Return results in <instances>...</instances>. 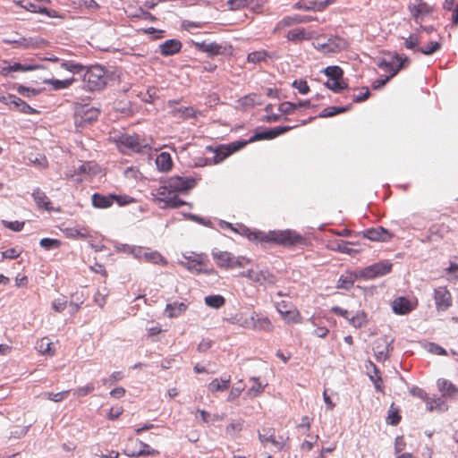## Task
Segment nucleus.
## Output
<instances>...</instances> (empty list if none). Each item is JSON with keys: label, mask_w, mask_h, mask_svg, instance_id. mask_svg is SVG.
<instances>
[{"label": "nucleus", "mask_w": 458, "mask_h": 458, "mask_svg": "<svg viewBox=\"0 0 458 458\" xmlns=\"http://www.w3.org/2000/svg\"><path fill=\"white\" fill-rule=\"evenodd\" d=\"M441 49V44L437 41H430L425 47L417 49L425 55H430Z\"/></svg>", "instance_id": "obj_52"}, {"label": "nucleus", "mask_w": 458, "mask_h": 458, "mask_svg": "<svg viewBox=\"0 0 458 458\" xmlns=\"http://www.w3.org/2000/svg\"><path fill=\"white\" fill-rule=\"evenodd\" d=\"M325 85L335 93H339L348 88V84L344 81V79L328 80Z\"/></svg>", "instance_id": "obj_45"}, {"label": "nucleus", "mask_w": 458, "mask_h": 458, "mask_svg": "<svg viewBox=\"0 0 458 458\" xmlns=\"http://www.w3.org/2000/svg\"><path fill=\"white\" fill-rule=\"evenodd\" d=\"M77 171L79 174L93 175L96 174V165H92L90 162H85L78 167Z\"/></svg>", "instance_id": "obj_63"}, {"label": "nucleus", "mask_w": 458, "mask_h": 458, "mask_svg": "<svg viewBox=\"0 0 458 458\" xmlns=\"http://www.w3.org/2000/svg\"><path fill=\"white\" fill-rule=\"evenodd\" d=\"M420 44V37L418 33L411 34L408 38L404 40V47L407 49L410 50H415L417 51Z\"/></svg>", "instance_id": "obj_50"}, {"label": "nucleus", "mask_w": 458, "mask_h": 458, "mask_svg": "<svg viewBox=\"0 0 458 458\" xmlns=\"http://www.w3.org/2000/svg\"><path fill=\"white\" fill-rule=\"evenodd\" d=\"M296 126H278L268 131L256 132L253 136L250 137V142H254L262 140H272L276 138L277 136L284 134L290 130L295 128Z\"/></svg>", "instance_id": "obj_18"}, {"label": "nucleus", "mask_w": 458, "mask_h": 458, "mask_svg": "<svg viewBox=\"0 0 458 458\" xmlns=\"http://www.w3.org/2000/svg\"><path fill=\"white\" fill-rule=\"evenodd\" d=\"M351 109L350 106L338 107V106H327L322 110L319 114V117H332L341 113H344Z\"/></svg>", "instance_id": "obj_46"}, {"label": "nucleus", "mask_w": 458, "mask_h": 458, "mask_svg": "<svg viewBox=\"0 0 458 458\" xmlns=\"http://www.w3.org/2000/svg\"><path fill=\"white\" fill-rule=\"evenodd\" d=\"M184 261L180 264L191 273L207 275H216V272L213 267H209V259L205 253L189 252L182 254Z\"/></svg>", "instance_id": "obj_3"}, {"label": "nucleus", "mask_w": 458, "mask_h": 458, "mask_svg": "<svg viewBox=\"0 0 458 458\" xmlns=\"http://www.w3.org/2000/svg\"><path fill=\"white\" fill-rule=\"evenodd\" d=\"M245 389V385L243 384L242 380H240L236 386L233 387L229 394L227 396V402H233L235 401L242 393V391Z\"/></svg>", "instance_id": "obj_56"}, {"label": "nucleus", "mask_w": 458, "mask_h": 458, "mask_svg": "<svg viewBox=\"0 0 458 458\" xmlns=\"http://www.w3.org/2000/svg\"><path fill=\"white\" fill-rule=\"evenodd\" d=\"M10 109L18 111V112H21V113L26 114L38 113V111L35 108L31 107L24 100L16 97L15 95H13V100L10 105Z\"/></svg>", "instance_id": "obj_29"}, {"label": "nucleus", "mask_w": 458, "mask_h": 458, "mask_svg": "<svg viewBox=\"0 0 458 458\" xmlns=\"http://www.w3.org/2000/svg\"><path fill=\"white\" fill-rule=\"evenodd\" d=\"M230 384L231 377L229 376L227 378H214L207 387L209 393L215 394L227 390L230 387Z\"/></svg>", "instance_id": "obj_31"}, {"label": "nucleus", "mask_w": 458, "mask_h": 458, "mask_svg": "<svg viewBox=\"0 0 458 458\" xmlns=\"http://www.w3.org/2000/svg\"><path fill=\"white\" fill-rule=\"evenodd\" d=\"M283 319L287 323H301L302 318L300 311L293 307L292 310H288L286 313L281 314Z\"/></svg>", "instance_id": "obj_40"}, {"label": "nucleus", "mask_w": 458, "mask_h": 458, "mask_svg": "<svg viewBox=\"0 0 458 458\" xmlns=\"http://www.w3.org/2000/svg\"><path fill=\"white\" fill-rule=\"evenodd\" d=\"M94 389H95V386L93 384H88L87 386L76 388L73 391V395H75L78 398H81V397L89 394L90 393H92L94 391Z\"/></svg>", "instance_id": "obj_62"}, {"label": "nucleus", "mask_w": 458, "mask_h": 458, "mask_svg": "<svg viewBox=\"0 0 458 458\" xmlns=\"http://www.w3.org/2000/svg\"><path fill=\"white\" fill-rule=\"evenodd\" d=\"M32 197L38 209L47 211L53 210L52 202L50 199L47 196L46 192H44L41 189H35L32 192Z\"/></svg>", "instance_id": "obj_23"}, {"label": "nucleus", "mask_w": 458, "mask_h": 458, "mask_svg": "<svg viewBox=\"0 0 458 458\" xmlns=\"http://www.w3.org/2000/svg\"><path fill=\"white\" fill-rule=\"evenodd\" d=\"M36 349L43 355L53 356L55 352L53 343L48 337H43L38 341L36 344Z\"/></svg>", "instance_id": "obj_37"}, {"label": "nucleus", "mask_w": 458, "mask_h": 458, "mask_svg": "<svg viewBox=\"0 0 458 458\" xmlns=\"http://www.w3.org/2000/svg\"><path fill=\"white\" fill-rule=\"evenodd\" d=\"M292 86L303 95L308 94L310 90V86L305 80H295Z\"/></svg>", "instance_id": "obj_64"}, {"label": "nucleus", "mask_w": 458, "mask_h": 458, "mask_svg": "<svg viewBox=\"0 0 458 458\" xmlns=\"http://www.w3.org/2000/svg\"><path fill=\"white\" fill-rule=\"evenodd\" d=\"M242 234L245 235L248 240L254 242H259L261 244L274 243L288 248L307 244L306 239L293 230H274L263 232L250 231L249 228L245 227L242 230Z\"/></svg>", "instance_id": "obj_2"}, {"label": "nucleus", "mask_w": 458, "mask_h": 458, "mask_svg": "<svg viewBox=\"0 0 458 458\" xmlns=\"http://www.w3.org/2000/svg\"><path fill=\"white\" fill-rule=\"evenodd\" d=\"M99 115V110L94 107H86L81 110V119L84 123H90L91 122L98 119Z\"/></svg>", "instance_id": "obj_43"}, {"label": "nucleus", "mask_w": 458, "mask_h": 458, "mask_svg": "<svg viewBox=\"0 0 458 458\" xmlns=\"http://www.w3.org/2000/svg\"><path fill=\"white\" fill-rule=\"evenodd\" d=\"M212 257L219 267L225 269H233L237 267H245L250 264V259L244 256H233L228 251H212Z\"/></svg>", "instance_id": "obj_6"}, {"label": "nucleus", "mask_w": 458, "mask_h": 458, "mask_svg": "<svg viewBox=\"0 0 458 458\" xmlns=\"http://www.w3.org/2000/svg\"><path fill=\"white\" fill-rule=\"evenodd\" d=\"M434 299L438 311H445L452 306V295L445 286L435 289Z\"/></svg>", "instance_id": "obj_15"}, {"label": "nucleus", "mask_w": 458, "mask_h": 458, "mask_svg": "<svg viewBox=\"0 0 458 458\" xmlns=\"http://www.w3.org/2000/svg\"><path fill=\"white\" fill-rule=\"evenodd\" d=\"M315 32L312 30H307L304 28H296L293 30H290L285 38L292 42H301L303 40H310L315 38Z\"/></svg>", "instance_id": "obj_21"}, {"label": "nucleus", "mask_w": 458, "mask_h": 458, "mask_svg": "<svg viewBox=\"0 0 458 458\" xmlns=\"http://www.w3.org/2000/svg\"><path fill=\"white\" fill-rule=\"evenodd\" d=\"M143 257L147 261L154 264H159L163 266L167 264L165 259L157 251L145 252Z\"/></svg>", "instance_id": "obj_47"}, {"label": "nucleus", "mask_w": 458, "mask_h": 458, "mask_svg": "<svg viewBox=\"0 0 458 458\" xmlns=\"http://www.w3.org/2000/svg\"><path fill=\"white\" fill-rule=\"evenodd\" d=\"M83 88L88 91L103 89L107 83L106 71L100 65L88 67L82 78Z\"/></svg>", "instance_id": "obj_4"}, {"label": "nucleus", "mask_w": 458, "mask_h": 458, "mask_svg": "<svg viewBox=\"0 0 458 458\" xmlns=\"http://www.w3.org/2000/svg\"><path fill=\"white\" fill-rule=\"evenodd\" d=\"M314 48L323 54L338 53L347 47V42L343 38L335 36L322 41L321 37L315 35L314 41L312 43Z\"/></svg>", "instance_id": "obj_7"}, {"label": "nucleus", "mask_w": 458, "mask_h": 458, "mask_svg": "<svg viewBox=\"0 0 458 458\" xmlns=\"http://www.w3.org/2000/svg\"><path fill=\"white\" fill-rule=\"evenodd\" d=\"M283 319L287 323H301L302 318L300 311L293 307L292 310H288L286 313L281 314Z\"/></svg>", "instance_id": "obj_41"}, {"label": "nucleus", "mask_w": 458, "mask_h": 458, "mask_svg": "<svg viewBox=\"0 0 458 458\" xmlns=\"http://www.w3.org/2000/svg\"><path fill=\"white\" fill-rule=\"evenodd\" d=\"M348 320L354 327H361L367 323V315L363 310L358 311L355 316L348 318Z\"/></svg>", "instance_id": "obj_51"}, {"label": "nucleus", "mask_w": 458, "mask_h": 458, "mask_svg": "<svg viewBox=\"0 0 458 458\" xmlns=\"http://www.w3.org/2000/svg\"><path fill=\"white\" fill-rule=\"evenodd\" d=\"M324 73L328 77V80H338L343 79L344 71L341 67L333 65L327 67Z\"/></svg>", "instance_id": "obj_49"}, {"label": "nucleus", "mask_w": 458, "mask_h": 458, "mask_svg": "<svg viewBox=\"0 0 458 458\" xmlns=\"http://www.w3.org/2000/svg\"><path fill=\"white\" fill-rule=\"evenodd\" d=\"M131 444L127 445L124 448V454L129 457L139 456H159L160 452L152 448L149 445L142 442L141 440H130Z\"/></svg>", "instance_id": "obj_9"}, {"label": "nucleus", "mask_w": 458, "mask_h": 458, "mask_svg": "<svg viewBox=\"0 0 458 458\" xmlns=\"http://www.w3.org/2000/svg\"><path fill=\"white\" fill-rule=\"evenodd\" d=\"M392 267V263L387 260L379 261L361 269L359 276L365 280H371L390 273Z\"/></svg>", "instance_id": "obj_11"}, {"label": "nucleus", "mask_w": 458, "mask_h": 458, "mask_svg": "<svg viewBox=\"0 0 458 458\" xmlns=\"http://www.w3.org/2000/svg\"><path fill=\"white\" fill-rule=\"evenodd\" d=\"M267 56V54L266 51H254L248 55L247 60L249 63L257 64L262 61H265Z\"/></svg>", "instance_id": "obj_59"}, {"label": "nucleus", "mask_w": 458, "mask_h": 458, "mask_svg": "<svg viewBox=\"0 0 458 458\" xmlns=\"http://www.w3.org/2000/svg\"><path fill=\"white\" fill-rule=\"evenodd\" d=\"M408 9L417 23H421L424 17L429 15L434 11V8L423 0H414L408 4Z\"/></svg>", "instance_id": "obj_13"}, {"label": "nucleus", "mask_w": 458, "mask_h": 458, "mask_svg": "<svg viewBox=\"0 0 458 458\" xmlns=\"http://www.w3.org/2000/svg\"><path fill=\"white\" fill-rule=\"evenodd\" d=\"M297 24H300L299 23V14H296L293 16H285L276 23V25L274 29V32L275 33L280 32L288 27L294 26Z\"/></svg>", "instance_id": "obj_38"}, {"label": "nucleus", "mask_w": 458, "mask_h": 458, "mask_svg": "<svg viewBox=\"0 0 458 458\" xmlns=\"http://www.w3.org/2000/svg\"><path fill=\"white\" fill-rule=\"evenodd\" d=\"M155 163L157 170L162 173L170 172L174 166L172 157L168 152H161L158 154Z\"/></svg>", "instance_id": "obj_28"}, {"label": "nucleus", "mask_w": 458, "mask_h": 458, "mask_svg": "<svg viewBox=\"0 0 458 458\" xmlns=\"http://www.w3.org/2000/svg\"><path fill=\"white\" fill-rule=\"evenodd\" d=\"M115 142L120 150L123 153L141 151V144L140 139L136 135L123 134L119 136Z\"/></svg>", "instance_id": "obj_12"}, {"label": "nucleus", "mask_w": 458, "mask_h": 458, "mask_svg": "<svg viewBox=\"0 0 458 458\" xmlns=\"http://www.w3.org/2000/svg\"><path fill=\"white\" fill-rule=\"evenodd\" d=\"M187 304L184 302L174 301L165 306V312L169 318H177L187 310Z\"/></svg>", "instance_id": "obj_30"}, {"label": "nucleus", "mask_w": 458, "mask_h": 458, "mask_svg": "<svg viewBox=\"0 0 458 458\" xmlns=\"http://www.w3.org/2000/svg\"><path fill=\"white\" fill-rule=\"evenodd\" d=\"M392 309L395 314L405 315L413 310V306L407 298L398 297L393 301Z\"/></svg>", "instance_id": "obj_26"}, {"label": "nucleus", "mask_w": 458, "mask_h": 458, "mask_svg": "<svg viewBox=\"0 0 458 458\" xmlns=\"http://www.w3.org/2000/svg\"><path fill=\"white\" fill-rule=\"evenodd\" d=\"M195 47L198 50L208 53L209 55H217L222 54V47L215 42L208 44L205 42H197L195 43Z\"/></svg>", "instance_id": "obj_36"}, {"label": "nucleus", "mask_w": 458, "mask_h": 458, "mask_svg": "<svg viewBox=\"0 0 458 458\" xmlns=\"http://www.w3.org/2000/svg\"><path fill=\"white\" fill-rule=\"evenodd\" d=\"M356 243L352 242H346L343 240H329L327 242V247L333 250L340 253H344L348 255H353L359 252L358 250H354L351 248V245H355Z\"/></svg>", "instance_id": "obj_20"}, {"label": "nucleus", "mask_w": 458, "mask_h": 458, "mask_svg": "<svg viewBox=\"0 0 458 458\" xmlns=\"http://www.w3.org/2000/svg\"><path fill=\"white\" fill-rule=\"evenodd\" d=\"M253 330L264 331L271 333L274 330V325L267 316H260L259 314L253 312Z\"/></svg>", "instance_id": "obj_25"}, {"label": "nucleus", "mask_w": 458, "mask_h": 458, "mask_svg": "<svg viewBox=\"0 0 458 458\" xmlns=\"http://www.w3.org/2000/svg\"><path fill=\"white\" fill-rule=\"evenodd\" d=\"M205 303L212 308L219 309L225 303V299L222 295H209L205 297Z\"/></svg>", "instance_id": "obj_48"}, {"label": "nucleus", "mask_w": 458, "mask_h": 458, "mask_svg": "<svg viewBox=\"0 0 458 458\" xmlns=\"http://www.w3.org/2000/svg\"><path fill=\"white\" fill-rule=\"evenodd\" d=\"M199 181H200V176H170L161 182L153 195L159 204L163 203L162 208H177L186 204L185 201L178 198L177 194L187 193L198 184Z\"/></svg>", "instance_id": "obj_1"}, {"label": "nucleus", "mask_w": 458, "mask_h": 458, "mask_svg": "<svg viewBox=\"0 0 458 458\" xmlns=\"http://www.w3.org/2000/svg\"><path fill=\"white\" fill-rule=\"evenodd\" d=\"M333 3H335V0H324L320 2L314 0H300L294 4L293 8L296 10L321 12Z\"/></svg>", "instance_id": "obj_16"}, {"label": "nucleus", "mask_w": 458, "mask_h": 458, "mask_svg": "<svg viewBox=\"0 0 458 458\" xmlns=\"http://www.w3.org/2000/svg\"><path fill=\"white\" fill-rule=\"evenodd\" d=\"M39 244L47 250L58 249L62 245V242L58 239L43 238L40 240Z\"/></svg>", "instance_id": "obj_55"}, {"label": "nucleus", "mask_w": 458, "mask_h": 458, "mask_svg": "<svg viewBox=\"0 0 458 458\" xmlns=\"http://www.w3.org/2000/svg\"><path fill=\"white\" fill-rule=\"evenodd\" d=\"M410 64V59L407 56L394 54L390 60H382L378 63V67L390 74V78L394 77L398 72L403 68L408 67Z\"/></svg>", "instance_id": "obj_10"}, {"label": "nucleus", "mask_w": 458, "mask_h": 458, "mask_svg": "<svg viewBox=\"0 0 458 458\" xmlns=\"http://www.w3.org/2000/svg\"><path fill=\"white\" fill-rule=\"evenodd\" d=\"M182 42L179 39H167L159 45V50L162 55L169 56L179 53L182 49Z\"/></svg>", "instance_id": "obj_24"}, {"label": "nucleus", "mask_w": 458, "mask_h": 458, "mask_svg": "<svg viewBox=\"0 0 458 458\" xmlns=\"http://www.w3.org/2000/svg\"><path fill=\"white\" fill-rule=\"evenodd\" d=\"M11 72H25L37 70L38 65L35 64H21L20 63L10 64Z\"/></svg>", "instance_id": "obj_57"}, {"label": "nucleus", "mask_w": 458, "mask_h": 458, "mask_svg": "<svg viewBox=\"0 0 458 458\" xmlns=\"http://www.w3.org/2000/svg\"><path fill=\"white\" fill-rule=\"evenodd\" d=\"M60 66L73 74L81 73L85 70V67L82 64L73 61H63L61 62Z\"/></svg>", "instance_id": "obj_44"}, {"label": "nucleus", "mask_w": 458, "mask_h": 458, "mask_svg": "<svg viewBox=\"0 0 458 458\" xmlns=\"http://www.w3.org/2000/svg\"><path fill=\"white\" fill-rule=\"evenodd\" d=\"M247 145V141H234L228 145H220L215 150L214 163L218 164L224 161L233 153L240 150Z\"/></svg>", "instance_id": "obj_14"}, {"label": "nucleus", "mask_w": 458, "mask_h": 458, "mask_svg": "<svg viewBox=\"0 0 458 458\" xmlns=\"http://www.w3.org/2000/svg\"><path fill=\"white\" fill-rule=\"evenodd\" d=\"M92 206L96 208L105 209L112 207L114 202L120 207L128 206L136 202V199L127 194L110 193L103 195L101 193H94L91 196Z\"/></svg>", "instance_id": "obj_5"}, {"label": "nucleus", "mask_w": 458, "mask_h": 458, "mask_svg": "<svg viewBox=\"0 0 458 458\" xmlns=\"http://www.w3.org/2000/svg\"><path fill=\"white\" fill-rule=\"evenodd\" d=\"M438 390L442 393L443 396L453 397L458 394V387H456L452 382L445 378L437 380Z\"/></svg>", "instance_id": "obj_32"}, {"label": "nucleus", "mask_w": 458, "mask_h": 458, "mask_svg": "<svg viewBox=\"0 0 458 458\" xmlns=\"http://www.w3.org/2000/svg\"><path fill=\"white\" fill-rule=\"evenodd\" d=\"M179 104L178 100H169L167 102V106L172 108V114L174 117H179L182 119H189L195 118L197 114H199L200 112L196 110L192 106H185V107H175V106Z\"/></svg>", "instance_id": "obj_19"}, {"label": "nucleus", "mask_w": 458, "mask_h": 458, "mask_svg": "<svg viewBox=\"0 0 458 458\" xmlns=\"http://www.w3.org/2000/svg\"><path fill=\"white\" fill-rule=\"evenodd\" d=\"M70 394V390H65L58 393L47 392L45 393V396L47 399L53 401L55 403H59L64 400Z\"/></svg>", "instance_id": "obj_60"}, {"label": "nucleus", "mask_w": 458, "mask_h": 458, "mask_svg": "<svg viewBox=\"0 0 458 458\" xmlns=\"http://www.w3.org/2000/svg\"><path fill=\"white\" fill-rule=\"evenodd\" d=\"M242 421L229 423L225 428V434L231 437H234L242 430Z\"/></svg>", "instance_id": "obj_58"}, {"label": "nucleus", "mask_w": 458, "mask_h": 458, "mask_svg": "<svg viewBox=\"0 0 458 458\" xmlns=\"http://www.w3.org/2000/svg\"><path fill=\"white\" fill-rule=\"evenodd\" d=\"M237 103L242 108H250L256 105H261L262 101L257 93H250L240 98Z\"/></svg>", "instance_id": "obj_35"}, {"label": "nucleus", "mask_w": 458, "mask_h": 458, "mask_svg": "<svg viewBox=\"0 0 458 458\" xmlns=\"http://www.w3.org/2000/svg\"><path fill=\"white\" fill-rule=\"evenodd\" d=\"M374 374L369 376L370 380L373 382L376 390L379 393H384V383L377 368L373 365Z\"/></svg>", "instance_id": "obj_53"}, {"label": "nucleus", "mask_w": 458, "mask_h": 458, "mask_svg": "<svg viewBox=\"0 0 458 458\" xmlns=\"http://www.w3.org/2000/svg\"><path fill=\"white\" fill-rule=\"evenodd\" d=\"M361 233L364 238L373 242H389L393 238V234L382 226L369 228Z\"/></svg>", "instance_id": "obj_17"}, {"label": "nucleus", "mask_w": 458, "mask_h": 458, "mask_svg": "<svg viewBox=\"0 0 458 458\" xmlns=\"http://www.w3.org/2000/svg\"><path fill=\"white\" fill-rule=\"evenodd\" d=\"M401 415L398 407L392 403L387 412L386 422L390 425L396 426L401 421Z\"/></svg>", "instance_id": "obj_42"}, {"label": "nucleus", "mask_w": 458, "mask_h": 458, "mask_svg": "<svg viewBox=\"0 0 458 458\" xmlns=\"http://www.w3.org/2000/svg\"><path fill=\"white\" fill-rule=\"evenodd\" d=\"M64 236L68 239H88L90 235L87 228L82 227L78 229L76 227H67L62 230Z\"/></svg>", "instance_id": "obj_34"}, {"label": "nucleus", "mask_w": 458, "mask_h": 458, "mask_svg": "<svg viewBox=\"0 0 458 458\" xmlns=\"http://www.w3.org/2000/svg\"><path fill=\"white\" fill-rule=\"evenodd\" d=\"M278 110L284 114H292L297 110V106L295 103L284 101L279 105Z\"/></svg>", "instance_id": "obj_61"}, {"label": "nucleus", "mask_w": 458, "mask_h": 458, "mask_svg": "<svg viewBox=\"0 0 458 458\" xmlns=\"http://www.w3.org/2000/svg\"><path fill=\"white\" fill-rule=\"evenodd\" d=\"M357 276L351 272H347L346 275H342L336 284V288L348 290L354 284Z\"/></svg>", "instance_id": "obj_39"}, {"label": "nucleus", "mask_w": 458, "mask_h": 458, "mask_svg": "<svg viewBox=\"0 0 458 458\" xmlns=\"http://www.w3.org/2000/svg\"><path fill=\"white\" fill-rule=\"evenodd\" d=\"M450 231V226L445 223L432 225L428 231L429 234L427 237V242L436 240L437 238L443 239Z\"/></svg>", "instance_id": "obj_27"}, {"label": "nucleus", "mask_w": 458, "mask_h": 458, "mask_svg": "<svg viewBox=\"0 0 458 458\" xmlns=\"http://www.w3.org/2000/svg\"><path fill=\"white\" fill-rule=\"evenodd\" d=\"M253 381H254V385L249 388V390L247 391L246 394L249 396V397H257L258 395H259L260 394H262L264 392V386H262V384L259 381V378L257 377H252L251 378Z\"/></svg>", "instance_id": "obj_54"}, {"label": "nucleus", "mask_w": 458, "mask_h": 458, "mask_svg": "<svg viewBox=\"0 0 458 458\" xmlns=\"http://www.w3.org/2000/svg\"><path fill=\"white\" fill-rule=\"evenodd\" d=\"M242 276L264 287L274 286L277 283V277L275 274L267 268H260L258 266L249 269Z\"/></svg>", "instance_id": "obj_8"}, {"label": "nucleus", "mask_w": 458, "mask_h": 458, "mask_svg": "<svg viewBox=\"0 0 458 458\" xmlns=\"http://www.w3.org/2000/svg\"><path fill=\"white\" fill-rule=\"evenodd\" d=\"M259 439L264 445L271 444L277 449L283 448V442L277 440L275 435V430L270 428H264L260 431H259Z\"/></svg>", "instance_id": "obj_22"}, {"label": "nucleus", "mask_w": 458, "mask_h": 458, "mask_svg": "<svg viewBox=\"0 0 458 458\" xmlns=\"http://www.w3.org/2000/svg\"><path fill=\"white\" fill-rule=\"evenodd\" d=\"M75 81V78L71 77L65 80L47 79L44 83L49 85L53 90H61L70 88Z\"/></svg>", "instance_id": "obj_33"}]
</instances>
